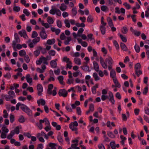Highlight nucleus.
I'll return each instance as SVG.
<instances>
[{
  "label": "nucleus",
  "instance_id": "nucleus-1",
  "mask_svg": "<svg viewBox=\"0 0 149 149\" xmlns=\"http://www.w3.org/2000/svg\"><path fill=\"white\" fill-rule=\"evenodd\" d=\"M100 63L102 67L104 69H107V63L108 64V69L110 70L112 69L113 64V61L111 57H109L108 58H106L105 60V62L102 57H100Z\"/></svg>",
  "mask_w": 149,
  "mask_h": 149
},
{
  "label": "nucleus",
  "instance_id": "nucleus-2",
  "mask_svg": "<svg viewBox=\"0 0 149 149\" xmlns=\"http://www.w3.org/2000/svg\"><path fill=\"white\" fill-rule=\"evenodd\" d=\"M15 40L13 41L12 46L15 51L16 50V46L17 43L20 42V40L17 33H15L14 34Z\"/></svg>",
  "mask_w": 149,
  "mask_h": 149
},
{
  "label": "nucleus",
  "instance_id": "nucleus-3",
  "mask_svg": "<svg viewBox=\"0 0 149 149\" xmlns=\"http://www.w3.org/2000/svg\"><path fill=\"white\" fill-rule=\"evenodd\" d=\"M20 108L23 111L26 113L29 116H32V111L26 105L22 104V106Z\"/></svg>",
  "mask_w": 149,
  "mask_h": 149
},
{
  "label": "nucleus",
  "instance_id": "nucleus-4",
  "mask_svg": "<svg viewBox=\"0 0 149 149\" xmlns=\"http://www.w3.org/2000/svg\"><path fill=\"white\" fill-rule=\"evenodd\" d=\"M49 13L52 15H54L56 14V15L59 16L61 15V12L59 9L57 8H52L49 11Z\"/></svg>",
  "mask_w": 149,
  "mask_h": 149
},
{
  "label": "nucleus",
  "instance_id": "nucleus-5",
  "mask_svg": "<svg viewBox=\"0 0 149 149\" xmlns=\"http://www.w3.org/2000/svg\"><path fill=\"white\" fill-rule=\"evenodd\" d=\"M109 97L108 99L109 100L111 103L114 104L115 103V100L114 98L113 95V93L111 91L109 92Z\"/></svg>",
  "mask_w": 149,
  "mask_h": 149
},
{
  "label": "nucleus",
  "instance_id": "nucleus-6",
  "mask_svg": "<svg viewBox=\"0 0 149 149\" xmlns=\"http://www.w3.org/2000/svg\"><path fill=\"white\" fill-rule=\"evenodd\" d=\"M18 34L21 37H23L25 39H27L28 38L26 31L24 29H22L21 31H19Z\"/></svg>",
  "mask_w": 149,
  "mask_h": 149
},
{
  "label": "nucleus",
  "instance_id": "nucleus-7",
  "mask_svg": "<svg viewBox=\"0 0 149 149\" xmlns=\"http://www.w3.org/2000/svg\"><path fill=\"white\" fill-rule=\"evenodd\" d=\"M37 88L38 91V95L39 96L41 95L43 91V88L42 86L40 84H38L37 86Z\"/></svg>",
  "mask_w": 149,
  "mask_h": 149
},
{
  "label": "nucleus",
  "instance_id": "nucleus-8",
  "mask_svg": "<svg viewBox=\"0 0 149 149\" xmlns=\"http://www.w3.org/2000/svg\"><path fill=\"white\" fill-rule=\"evenodd\" d=\"M58 93L60 96H62L65 97L67 96L68 93L65 89H63L60 90Z\"/></svg>",
  "mask_w": 149,
  "mask_h": 149
},
{
  "label": "nucleus",
  "instance_id": "nucleus-9",
  "mask_svg": "<svg viewBox=\"0 0 149 149\" xmlns=\"http://www.w3.org/2000/svg\"><path fill=\"white\" fill-rule=\"evenodd\" d=\"M81 68L84 71L90 72L91 70L89 69V67L87 65V63H84V65L81 67Z\"/></svg>",
  "mask_w": 149,
  "mask_h": 149
},
{
  "label": "nucleus",
  "instance_id": "nucleus-10",
  "mask_svg": "<svg viewBox=\"0 0 149 149\" xmlns=\"http://www.w3.org/2000/svg\"><path fill=\"white\" fill-rule=\"evenodd\" d=\"M141 68V65L140 63H138L135 64L134 67V69L135 71V73L138 77H139V74L137 73L138 70H139Z\"/></svg>",
  "mask_w": 149,
  "mask_h": 149
},
{
  "label": "nucleus",
  "instance_id": "nucleus-11",
  "mask_svg": "<svg viewBox=\"0 0 149 149\" xmlns=\"http://www.w3.org/2000/svg\"><path fill=\"white\" fill-rule=\"evenodd\" d=\"M37 103L39 106H40V104L42 106H45L46 103L45 100L42 99L38 100Z\"/></svg>",
  "mask_w": 149,
  "mask_h": 149
},
{
  "label": "nucleus",
  "instance_id": "nucleus-12",
  "mask_svg": "<svg viewBox=\"0 0 149 149\" xmlns=\"http://www.w3.org/2000/svg\"><path fill=\"white\" fill-rule=\"evenodd\" d=\"M56 61H57V59H56L55 60H52L51 61L50 64L52 68H56L57 66Z\"/></svg>",
  "mask_w": 149,
  "mask_h": 149
},
{
  "label": "nucleus",
  "instance_id": "nucleus-13",
  "mask_svg": "<svg viewBox=\"0 0 149 149\" xmlns=\"http://www.w3.org/2000/svg\"><path fill=\"white\" fill-rule=\"evenodd\" d=\"M53 88V85L52 84H50L48 85L47 90V93L50 95L52 94V93L51 90Z\"/></svg>",
  "mask_w": 149,
  "mask_h": 149
},
{
  "label": "nucleus",
  "instance_id": "nucleus-14",
  "mask_svg": "<svg viewBox=\"0 0 149 149\" xmlns=\"http://www.w3.org/2000/svg\"><path fill=\"white\" fill-rule=\"evenodd\" d=\"M93 64L95 70L96 71L98 72L99 69V68L98 63L94 61L93 62Z\"/></svg>",
  "mask_w": 149,
  "mask_h": 149
},
{
  "label": "nucleus",
  "instance_id": "nucleus-15",
  "mask_svg": "<svg viewBox=\"0 0 149 149\" xmlns=\"http://www.w3.org/2000/svg\"><path fill=\"white\" fill-rule=\"evenodd\" d=\"M40 36L41 38L44 39H45L47 37L45 31L40 32Z\"/></svg>",
  "mask_w": 149,
  "mask_h": 149
},
{
  "label": "nucleus",
  "instance_id": "nucleus-16",
  "mask_svg": "<svg viewBox=\"0 0 149 149\" xmlns=\"http://www.w3.org/2000/svg\"><path fill=\"white\" fill-rule=\"evenodd\" d=\"M67 8V6L64 3H62L61 4V5L59 7L60 9L62 11H64Z\"/></svg>",
  "mask_w": 149,
  "mask_h": 149
},
{
  "label": "nucleus",
  "instance_id": "nucleus-17",
  "mask_svg": "<svg viewBox=\"0 0 149 149\" xmlns=\"http://www.w3.org/2000/svg\"><path fill=\"white\" fill-rule=\"evenodd\" d=\"M30 75L29 74H27L26 77V79L28 82L31 83L32 82V78H30Z\"/></svg>",
  "mask_w": 149,
  "mask_h": 149
},
{
  "label": "nucleus",
  "instance_id": "nucleus-18",
  "mask_svg": "<svg viewBox=\"0 0 149 149\" xmlns=\"http://www.w3.org/2000/svg\"><path fill=\"white\" fill-rule=\"evenodd\" d=\"M8 94L10 96V97L12 99L15 96L14 92L12 91H9L8 92Z\"/></svg>",
  "mask_w": 149,
  "mask_h": 149
},
{
  "label": "nucleus",
  "instance_id": "nucleus-19",
  "mask_svg": "<svg viewBox=\"0 0 149 149\" xmlns=\"http://www.w3.org/2000/svg\"><path fill=\"white\" fill-rule=\"evenodd\" d=\"M100 30L101 33L103 35H104L105 33L106 28L103 25H101L100 26Z\"/></svg>",
  "mask_w": 149,
  "mask_h": 149
},
{
  "label": "nucleus",
  "instance_id": "nucleus-20",
  "mask_svg": "<svg viewBox=\"0 0 149 149\" xmlns=\"http://www.w3.org/2000/svg\"><path fill=\"white\" fill-rule=\"evenodd\" d=\"M56 146V144L55 143H50L49 144V146L51 148V149H56L55 147Z\"/></svg>",
  "mask_w": 149,
  "mask_h": 149
},
{
  "label": "nucleus",
  "instance_id": "nucleus-21",
  "mask_svg": "<svg viewBox=\"0 0 149 149\" xmlns=\"http://www.w3.org/2000/svg\"><path fill=\"white\" fill-rule=\"evenodd\" d=\"M98 87V84H96L95 86H93L92 88V93L94 94L96 93V88Z\"/></svg>",
  "mask_w": 149,
  "mask_h": 149
},
{
  "label": "nucleus",
  "instance_id": "nucleus-22",
  "mask_svg": "<svg viewBox=\"0 0 149 149\" xmlns=\"http://www.w3.org/2000/svg\"><path fill=\"white\" fill-rule=\"evenodd\" d=\"M93 76L94 78L95 81H97L100 79V78L98 76L97 73L94 72L93 73Z\"/></svg>",
  "mask_w": 149,
  "mask_h": 149
},
{
  "label": "nucleus",
  "instance_id": "nucleus-23",
  "mask_svg": "<svg viewBox=\"0 0 149 149\" xmlns=\"http://www.w3.org/2000/svg\"><path fill=\"white\" fill-rule=\"evenodd\" d=\"M111 70L110 73V77L111 78L116 77V73L114 69H112Z\"/></svg>",
  "mask_w": 149,
  "mask_h": 149
},
{
  "label": "nucleus",
  "instance_id": "nucleus-24",
  "mask_svg": "<svg viewBox=\"0 0 149 149\" xmlns=\"http://www.w3.org/2000/svg\"><path fill=\"white\" fill-rule=\"evenodd\" d=\"M74 62L76 64L78 65L81 64V61L80 58H74Z\"/></svg>",
  "mask_w": 149,
  "mask_h": 149
},
{
  "label": "nucleus",
  "instance_id": "nucleus-25",
  "mask_svg": "<svg viewBox=\"0 0 149 149\" xmlns=\"http://www.w3.org/2000/svg\"><path fill=\"white\" fill-rule=\"evenodd\" d=\"M55 42V40L54 39H52L48 40L47 41V43L49 45H51L54 44Z\"/></svg>",
  "mask_w": 149,
  "mask_h": 149
},
{
  "label": "nucleus",
  "instance_id": "nucleus-26",
  "mask_svg": "<svg viewBox=\"0 0 149 149\" xmlns=\"http://www.w3.org/2000/svg\"><path fill=\"white\" fill-rule=\"evenodd\" d=\"M14 134L15 133L13 130L11 131L10 133L7 136V138L9 139H11L12 137L14 135Z\"/></svg>",
  "mask_w": 149,
  "mask_h": 149
},
{
  "label": "nucleus",
  "instance_id": "nucleus-27",
  "mask_svg": "<svg viewBox=\"0 0 149 149\" xmlns=\"http://www.w3.org/2000/svg\"><path fill=\"white\" fill-rule=\"evenodd\" d=\"M120 138L121 139V141H120L122 145L124 146V141L126 140V138L123 135L120 136Z\"/></svg>",
  "mask_w": 149,
  "mask_h": 149
},
{
  "label": "nucleus",
  "instance_id": "nucleus-28",
  "mask_svg": "<svg viewBox=\"0 0 149 149\" xmlns=\"http://www.w3.org/2000/svg\"><path fill=\"white\" fill-rule=\"evenodd\" d=\"M120 46L123 50L126 51L127 50V47L124 43L121 42L120 44Z\"/></svg>",
  "mask_w": 149,
  "mask_h": 149
},
{
  "label": "nucleus",
  "instance_id": "nucleus-29",
  "mask_svg": "<svg viewBox=\"0 0 149 149\" xmlns=\"http://www.w3.org/2000/svg\"><path fill=\"white\" fill-rule=\"evenodd\" d=\"M58 79L60 83L61 84H63V77L62 76H60L58 77Z\"/></svg>",
  "mask_w": 149,
  "mask_h": 149
},
{
  "label": "nucleus",
  "instance_id": "nucleus-30",
  "mask_svg": "<svg viewBox=\"0 0 149 149\" xmlns=\"http://www.w3.org/2000/svg\"><path fill=\"white\" fill-rule=\"evenodd\" d=\"M40 40V38L39 37H36V38L32 40V42L34 44H36L37 42H38Z\"/></svg>",
  "mask_w": 149,
  "mask_h": 149
},
{
  "label": "nucleus",
  "instance_id": "nucleus-31",
  "mask_svg": "<svg viewBox=\"0 0 149 149\" xmlns=\"http://www.w3.org/2000/svg\"><path fill=\"white\" fill-rule=\"evenodd\" d=\"M14 7L13 8V10L14 11H16L17 12H19L20 10V7L19 6H15V3H14Z\"/></svg>",
  "mask_w": 149,
  "mask_h": 149
},
{
  "label": "nucleus",
  "instance_id": "nucleus-32",
  "mask_svg": "<svg viewBox=\"0 0 149 149\" xmlns=\"http://www.w3.org/2000/svg\"><path fill=\"white\" fill-rule=\"evenodd\" d=\"M122 32L124 34H126L128 32V29L125 26H124L121 30Z\"/></svg>",
  "mask_w": 149,
  "mask_h": 149
},
{
  "label": "nucleus",
  "instance_id": "nucleus-33",
  "mask_svg": "<svg viewBox=\"0 0 149 149\" xmlns=\"http://www.w3.org/2000/svg\"><path fill=\"white\" fill-rule=\"evenodd\" d=\"M26 54V52L24 50H21L19 52V55L21 56H23Z\"/></svg>",
  "mask_w": 149,
  "mask_h": 149
},
{
  "label": "nucleus",
  "instance_id": "nucleus-34",
  "mask_svg": "<svg viewBox=\"0 0 149 149\" xmlns=\"http://www.w3.org/2000/svg\"><path fill=\"white\" fill-rule=\"evenodd\" d=\"M62 61L63 62H66L67 64L71 62L69 58H68L67 56L64 57L62 59Z\"/></svg>",
  "mask_w": 149,
  "mask_h": 149
},
{
  "label": "nucleus",
  "instance_id": "nucleus-35",
  "mask_svg": "<svg viewBox=\"0 0 149 149\" xmlns=\"http://www.w3.org/2000/svg\"><path fill=\"white\" fill-rule=\"evenodd\" d=\"M57 139L59 142L60 143H62L63 142V139L62 136L60 134H59L57 137Z\"/></svg>",
  "mask_w": 149,
  "mask_h": 149
},
{
  "label": "nucleus",
  "instance_id": "nucleus-36",
  "mask_svg": "<svg viewBox=\"0 0 149 149\" xmlns=\"http://www.w3.org/2000/svg\"><path fill=\"white\" fill-rule=\"evenodd\" d=\"M18 121L21 123H23L25 121V119L23 117L22 115L20 116L18 120Z\"/></svg>",
  "mask_w": 149,
  "mask_h": 149
},
{
  "label": "nucleus",
  "instance_id": "nucleus-37",
  "mask_svg": "<svg viewBox=\"0 0 149 149\" xmlns=\"http://www.w3.org/2000/svg\"><path fill=\"white\" fill-rule=\"evenodd\" d=\"M47 21L50 24H52L54 22L52 18L50 17H48L47 18Z\"/></svg>",
  "mask_w": 149,
  "mask_h": 149
},
{
  "label": "nucleus",
  "instance_id": "nucleus-38",
  "mask_svg": "<svg viewBox=\"0 0 149 149\" xmlns=\"http://www.w3.org/2000/svg\"><path fill=\"white\" fill-rule=\"evenodd\" d=\"M64 22L66 27L68 28H69L70 27V25L69 23V22L68 20L67 19H65Z\"/></svg>",
  "mask_w": 149,
  "mask_h": 149
},
{
  "label": "nucleus",
  "instance_id": "nucleus-39",
  "mask_svg": "<svg viewBox=\"0 0 149 149\" xmlns=\"http://www.w3.org/2000/svg\"><path fill=\"white\" fill-rule=\"evenodd\" d=\"M75 126H73L72 124H70L69 125V127L72 131L77 130L78 129L77 127H75Z\"/></svg>",
  "mask_w": 149,
  "mask_h": 149
},
{
  "label": "nucleus",
  "instance_id": "nucleus-40",
  "mask_svg": "<svg viewBox=\"0 0 149 149\" xmlns=\"http://www.w3.org/2000/svg\"><path fill=\"white\" fill-rule=\"evenodd\" d=\"M71 40V38L70 37H68L67 38V39L65 41L64 43L65 45H68L69 44V42Z\"/></svg>",
  "mask_w": 149,
  "mask_h": 149
},
{
  "label": "nucleus",
  "instance_id": "nucleus-41",
  "mask_svg": "<svg viewBox=\"0 0 149 149\" xmlns=\"http://www.w3.org/2000/svg\"><path fill=\"white\" fill-rule=\"evenodd\" d=\"M134 49L135 50L136 52L137 53H139L140 52V48L139 46L136 44L134 47Z\"/></svg>",
  "mask_w": 149,
  "mask_h": 149
},
{
  "label": "nucleus",
  "instance_id": "nucleus-42",
  "mask_svg": "<svg viewBox=\"0 0 149 149\" xmlns=\"http://www.w3.org/2000/svg\"><path fill=\"white\" fill-rule=\"evenodd\" d=\"M38 34L37 33L36 31H33L31 35V38H34L38 37Z\"/></svg>",
  "mask_w": 149,
  "mask_h": 149
},
{
  "label": "nucleus",
  "instance_id": "nucleus-43",
  "mask_svg": "<svg viewBox=\"0 0 149 149\" xmlns=\"http://www.w3.org/2000/svg\"><path fill=\"white\" fill-rule=\"evenodd\" d=\"M107 135L111 138H114L115 137V136L113 134V133L111 132H108Z\"/></svg>",
  "mask_w": 149,
  "mask_h": 149
},
{
  "label": "nucleus",
  "instance_id": "nucleus-44",
  "mask_svg": "<svg viewBox=\"0 0 149 149\" xmlns=\"http://www.w3.org/2000/svg\"><path fill=\"white\" fill-rule=\"evenodd\" d=\"M101 9L102 11L104 12L108 10V7L104 5L102 6H101Z\"/></svg>",
  "mask_w": 149,
  "mask_h": 149
},
{
  "label": "nucleus",
  "instance_id": "nucleus-45",
  "mask_svg": "<svg viewBox=\"0 0 149 149\" xmlns=\"http://www.w3.org/2000/svg\"><path fill=\"white\" fill-rule=\"evenodd\" d=\"M119 36L123 42H127V40L126 37H124L123 35L121 34H120Z\"/></svg>",
  "mask_w": 149,
  "mask_h": 149
},
{
  "label": "nucleus",
  "instance_id": "nucleus-46",
  "mask_svg": "<svg viewBox=\"0 0 149 149\" xmlns=\"http://www.w3.org/2000/svg\"><path fill=\"white\" fill-rule=\"evenodd\" d=\"M110 144L112 149H116V144L115 141L111 142Z\"/></svg>",
  "mask_w": 149,
  "mask_h": 149
},
{
  "label": "nucleus",
  "instance_id": "nucleus-47",
  "mask_svg": "<svg viewBox=\"0 0 149 149\" xmlns=\"http://www.w3.org/2000/svg\"><path fill=\"white\" fill-rule=\"evenodd\" d=\"M42 24L46 28H48L49 27V25L47 23H44V21H42Z\"/></svg>",
  "mask_w": 149,
  "mask_h": 149
},
{
  "label": "nucleus",
  "instance_id": "nucleus-48",
  "mask_svg": "<svg viewBox=\"0 0 149 149\" xmlns=\"http://www.w3.org/2000/svg\"><path fill=\"white\" fill-rule=\"evenodd\" d=\"M93 18L91 15H89L87 19V21L88 22L91 23L93 22Z\"/></svg>",
  "mask_w": 149,
  "mask_h": 149
},
{
  "label": "nucleus",
  "instance_id": "nucleus-49",
  "mask_svg": "<svg viewBox=\"0 0 149 149\" xmlns=\"http://www.w3.org/2000/svg\"><path fill=\"white\" fill-rule=\"evenodd\" d=\"M72 14L74 16H75L77 13V9L76 8H73L72 10Z\"/></svg>",
  "mask_w": 149,
  "mask_h": 149
},
{
  "label": "nucleus",
  "instance_id": "nucleus-50",
  "mask_svg": "<svg viewBox=\"0 0 149 149\" xmlns=\"http://www.w3.org/2000/svg\"><path fill=\"white\" fill-rule=\"evenodd\" d=\"M15 133L16 134H18L19 132V126H17L14 129V131Z\"/></svg>",
  "mask_w": 149,
  "mask_h": 149
},
{
  "label": "nucleus",
  "instance_id": "nucleus-51",
  "mask_svg": "<svg viewBox=\"0 0 149 149\" xmlns=\"http://www.w3.org/2000/svg\"><path fill=\"white\" fill-rule=\"evenodd\" d=\"M1 96L3 97H5V99L7 101H9L10 99H12V98L10 97V96L9 95H4L2 94Z\"/></svg>",
  "mask_w": 149,
  "mask_h": 149
},
{
  "label": "nucleus",
  "instance_id": "nucleus-52",
  "mask_svg": "<svg viewBox=\"0 0 149 149\" xmlns=\"http://www.w3.org/2000/svg\"><path fill=\"white\" fill-rule=\"evenodd\" d=\"M39 49L41 50V52L42 54H45L46 52V49L45 48H42L41 47H39Z\"/></svg>",
  "mask_w": 149,
  "mask_h": 149
},
{
  "label": "nucleus",
  "instance_id": "nucleus-53",
  "mask_svg": "<svg viewBox=\"0 0 149 149\" xmlns=\"http://www.w3.org/2000/svg\"><path fill=\"white\" fill-rule=\"evenodd\" d=\"M48 53L49 55L53 56H54L56 54L55 51L53 50H52L49 51Z\"/></svg>",
  "mask_w": 149,
  "mask_h": 149
},
{
  "label": "nucleus",
  "instance_id": "nucleus-54",
  "mask_svg": "<svg viewBox=\"0 0 149 149\" xmlns=\"http://www.w3.org/2000/svg\"><path fill=\"white\" fill-rule=\"evenodd\" d=\"M42 62V56L39 58V60H38L36 62V64L37 65H40Z\"/></svg>",
  "mask_w": 149,
  "mask_h": 149
},
{
  "label": "nucleus",
  "instance_id": "nucleus-55",
  "mask_svg": "<svg viewBox=\"0 0 149 149\" xmlns=\"http://www.w3.org/2000/svg\"><path fill=\"white\" fill-rule=\"evenodd\" d=\"M3 113H4V114L3 116V117L4 118H6L8 117V113H7V111L6 110H4L3 111Z\"/></svg>",
  "mask_w": 149,
  "mask_h": 149
},
{
  "label": "nucleus",
  "instance_id": "nucleus-56",
  "mask_svg": "<svg viewBox=\"0 0 149 149\" xmlns=\"http://www.w3.org/2000/svg\"><path fill=\"white\" fill-rule=\"evenodd\" d=\"M23 12L24 13L26 16H28L29 15L30 13L28 11V10L26 9H24L23 11Z\"/></svg>",
  "mask_w": 149,
  "mask_h": 149
},
{
  "label": "nucleus",
  "instance_id": "nucleus-57",
  "mask_svg": "<svg viewBox=\"0 0 149 149\" xmlns=\"http://www.w3.org/2000/svg\"><path fill=\"white\" fill-rule=\"evenodd\" d=\"M89 110L91 111H93L94 110V106L93 104H90Z\"/></svg>",
  "mask_w": 149,
  "mask_h": 149
},
{
  "label": "nucleus",
  "instance_id": "nucleus-58",
  "mask_svg": "<svg viewBox=\"0 0 149 149\" xmlns=\"http://www.w3.org/2000/svg\"><path fill=\"white\" fill-rule=\"evenodd\" d=\"M72 63L71 61L67 64L66 68H69L70 69H71L72 67Z\"/></svg>",
  "mask_w": 149,
  "mask_h": 149
},
{
  "label": "nucleus",
  "instance_id": "nucleus-59",
  "mask_svg": "<svg viewBox=\"0 0 149 149\" xmlns=\"http://www.w3.org/2000/svg\"><path fill=\"white\" fill-rule=\"evenodd\" d=\"M57 26L59 28H61L62 26L61 22L59 20H57Z\"/></svg>",
  "mask_w": 149,
  "mask_h": 149
},
{
  "label": "nucleus",
  "instance_id": "nucleus-60",
  "mask_svg": "<svg viewBox=\"0 0 149 149\" xmlns=\"http://www.w3.org/2000/svg\"><path fill=\"white\" fill-rule=\"evenodd\" d=\"M10 122L13 123L15 120L14 115L12 114H10Z\"/></svg>",
  "mask_w": 149,
  "mask_h": 149
},
{
  "label": "nucleus",
  "instance_id": "nucleus-61",
  "mask_svg": "<svg viewBox=\"0 0 149 149\" xmlns=\"http://www.w3.org/2000/svg\"><path fill=\"white\" fill-rule=\"evenodd\" d=\"M109 97L107 95H102L101 96V99L102 101L105 100L107 99H108Z\"/></svg>",
  "mask_w": 149,
  "mask_h": 149
},
{
  "label": "nucleus",
  "instance_id": "nucleus-62",
  "mask_svg": "<svg viewBox=\"0 0 149 149\" xmlns=\"http://www.w3.org/2000/svg\"><path fill=\"white\" fill-rule=\"evenodd\" d=\"M76 110L77 113L79 115H81V112L80 107H77Z\"/></svg>",
  "mask_w": 149,
  "mask_h": 149
},
{
  "label": "nucleus",
  "instance_id": "nucleus-63",
  "mask_svg": "<svg viewBox=\"0 0 149 149\" xmlns=\"http://www.w3.org/2000/svg\"><path fill=\"white\" fill-rule=\"evenodd\" d=\"M98 147L99 149H105L104 146L102 143L99 144Z\"/></svg>",
  "mask_w": 149,
  "mask_h": 149
},
{
  "label": "nucleus",
  "instance_id": "nucleus-64",
  "mask_svg": "<svg viewBox=\"0 0 149 149\" xmlns=\"http://www.w3.org/2000/svg\"><path fill=\"white\" fill-rule=\"evenodd\" d=\"M147 10L145 11V16L146 17H148L149 16V8H147Z\"/></svg>",
  "mask_w": 149,
  "mask_h": 149
}]
</instances>
